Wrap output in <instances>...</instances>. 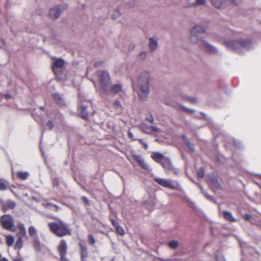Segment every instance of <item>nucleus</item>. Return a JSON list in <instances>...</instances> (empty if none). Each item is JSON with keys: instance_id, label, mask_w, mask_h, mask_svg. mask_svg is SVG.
Masks as SVG:
<instances>
[{"instance_id": "6ab92c4d", "label": "nucleus", "mask_w": 261, "mask_h": 261, "mask_svg": "<svg viewBox=\"0 0 261 261\" xmlns=\"http://www.w3.org/2000/svg\"><path fill=\"white\" fill-rule=\"evenodd\" d=\"M87 107L83 105H81V106L79 109V113L81 114V117L84 119H88V112H87Z\"/></svg>"}, {"instance_id": "bb28decb", "label": "nucleus", "mask_w": 261, "mask_h": 261, "mask_svg": "<svg viewBox=\"0 0 261 261\" xmlns=\"http://www.w3.org/2000/svg\"><path fill=\"white\" fill-rule=\"evenodd\" d=\"M168 245L172 249H176L179 246V242L176 240H172L168 243Z\"/></svg>"}, {"instance_id": "f8f14e48", "label": "nucleus", "mask_w": 261, "mask_h": 261, "mask_svg": "<svg viewBox=\"0 0 261 261\" xmlns=\"http://www.w3.org/2000/svg\"><path fill=\"white\" fill-rule=\"evenodd\" d=\"M161 165L164 168L166 172L168 173L172 171L175 174L178 173L177 170L173 167L170 159L167 157L165 159Z\"/></svg>"}, {"instance_id": "052dcab7", "label": "nucleus", "mask_w": 261, "mask_h": 261, "mask_svg": "<svg viewBox=\"0 0 261 261\" xmlns=\"http://www.w3.org/2000/svg\"><path fill=\"white\" fill-rule=\"evenodd\" d=\"M144 147V148L145 149H148V145L146 143L144 142L143 144H142Z\"/></svg>"}, {"instance_id": "9b49d317", "label": "nucleus", "mask_w": 261, "mask_h": 261, "mask_svg": "<svg viewBox=\"0 0 261 261\" xmlns=\"http://www.w3.org/2000/svg\"><path fill=\"white\" fill-rule=\"evenodd\" d=\"M133 159L135 160L139 166L144 170L146 171H150L151 169L148 165L145 162L143 158L141 155L133 154Z\"/></svg>"}, {"instance_id": "49530a36", "label": "nucleus", "mask_w": 261, "mask_h": 261, "mask_svg": "<svg viewBox=\"0 0 261 261\" xmlns=\"http://www.w3.org/2000/svg\"><path fill=\"white\" fill-rule=\"evenodd\" d=\"M128 136L129 138L130 139H132V140H133V141H134V140H136V139H135L134 138V135H133V133H132V132H131L130 130H129V131L128 132Z\"/></svg>"}, {"instance_id": "c756f323", "label": "nucleus", "mask_w": 261, "mask_h": 261, "mask_svg": "<svg viewBox=\"0 0 261 261\" xmlns=\"http://www.w3.org/2000/svg\"><path fill=\"white\" fill-rule=\"evenodd\" d=\"M14 242V237L11 235H9L6 237V243L7 245L10 247L13 245Z\"/></svg>"}, {"instance_id": "aec40b11", "label": "nucleus", "mask_w": 261, "mask_h": 261, "mask_svg": "<svg viewBox=\"0 0 261 261\" xmlns=\"http://www.w3.org/2000/svg\"><path fill=\"white\" fill-rule=\"evenodd\" d=\"M191 30L199 35L206 32V29L205 28L201 25H195L191 29Z\"/></svg>"}, {"instance_id": "1a4fd4ad", "label": "nucleus", "mask_w": 261, "mask_h": 261, "mask_svg": "<svg viewBox=\"0 0 261 261\" xmlns=\"http://www.w3.org/2000/svg\"><path fill=\"white\" fill-rule=\"evenodd\" d=\"M200 47L211 54H217L218 53V49L217 47L205 40H201Z\"/></svg>"}, {"instance_id": "c85d7f7f", "label": "nucleus", "mask_w": 261, "mask_h": 261, "mask_svg": "<svg viewBox=\"0 0 261 261\" xmlns=\"http://www.w3.org/2000/svg\"><path fill=\"white\" fill-rule=\"evenodd\" d=\"M199 187L202 192V193L205 195L206 198L208 199H209L211 201H215V198L211 195H208L206 191H204L203 188L200 185H199Z\"/></svg>"}, {"instance_id": "37998d69", "label": "nucleus", "mask_w": 261, "mask_h": 261, "mask_svg": "<svg viewBox=\"0 0 261 261\" xmlns=\"http://www.w3.org/2000/svg\"><path fill=\"white\" fill-rule=\"evenodd\" d=\"M150 129H151V133L152 132H157V133L161 132V129L160 128L155 127L154 126H150Z\"/></svg>"}, {"instance_id": "20e7f679", "label": "nucleus", "mask_w": 261, "mask_h": 261, "mask_svg": "<svg viewBox=\"0 0 261 261\" xmlns=\"http://www.w3.org/2000/svg\"><path fill=\"white\" fill-rule=\"evenodd\" d=\"M100 84V88L103 94H107L109 91V85L111 83L110 77L107 71L99 70L97 71Z\"/></svg>"}, {"instance_id": "774afa93", "label": "nucleus", "mask_w": 261, "mask_h": 261, "mask_svg": "<svg viewBox=\"0 0 261 261\" xmlns=\"http://www.w3.org/2000/svg\"><path fill=\"white\" fill-rule=\"evenodd\" d=\"M40 108L41 110H44V109H43V108L42 107H41Z\"/></svg>"}, {"instance_id": "4be33fe9", "label": "nucleus", "mask_w": 261, "mask_h": 261, "mask_svg": "<svg viewBox=\"0 0 261 261\" xmlns=\"http://www.w3.org/2000/svg\"><path fill=\"white\" fill-rule=\"evenodd\" d=\"M52 96L58 105L61 106H64V100L60 95L58 93H54L52 94Z\"/></svg>"}, {"instance_id": "ddd939ff", "label": "nucleus", "mask_w": 261, "mask_h": 261, "mask_svg": "<svg viewBox=\"0 0 261 261\" xmlns=\"http://www.w3.org/2000/svg\"><path fill=\"white\" fill-rule=\"evenodd\" d=\"M67 245L66 241L62 240L60 241L58 247V252L60 256V259L66 258L67 254Z\"/></svg>"}, {"instance_id": "a878e982", "label": "nucleus", "mask_w": 261, "mask_h": 261, "mask_svg": "<svg viewBox=\"0 0 261 261\" xmlns=\"http://www.w3.org/2000/svg\"><path fill=\"white\" fill-rule=\"evenodd\" d=\"M17 177L21 180H25L29 176V173L27 171H20L17 173Z\"/></svg>"}, {"instance_id": "5701e85b", "label": "nucleus", "mask_w": 261, "mask_h": 261, "mask_svg": "<svg viewBox=\"0 0 261 261\" xmlns=\"http://www.w3.org/2000/svg\"><path fill=\"white\" fill-rule=\"evenodd\" d=\"M33 242H34L33 246H34V247L36 251H37V252L40 251L41 249V244L39 241V238L38 236H36V237H35L34 239Z\"/></svg>"}, {"instance_id": "bf43d9fd", "label": "nucleus", "mask_w": 261, "mask_h": 261, "mask_svg": "<svg viewBox=\"0 0 261 261\" xmlns=\"http://www.w3.org/2000/svg\"><path fill=\"white\" fill-rule=\"evenodd\" d=\"M233 144L236 147H239V142H238V144L237 143V141L235 140H233Z\"/></svg>"}, {"instance_id": "9d476101", "label": "nucleus", "mask_w": 261, "mask_h": 261, "mask_svg": "<svg viewBox=\"0 0 261 261\" xmlns=\"http://www.w3.org/2000/svg\"><path fill=\"white\" fill-rule=\"evenodd\" d=\"M0 204L2 205V210L4 212L9 209H14L16 206V203L11 200L7 199L5 201L2 198H0Z\"/></svg>"}, {"instance_id": "2f4dec72", "label": "nucleus", "mask_w": 261, "mask_h": 261, "mask_svg": "<svg viewBox=\"0 0 261 261\" xmlns=\"http://www.w3.org/2000/svg\"><path fill=\"white\" fill-rule=\"evenodd\" d=\"M23 246V240L21 238H18L15 244L16 249H20Z\"/></svg>"}, {"instance_id": "473e14b6", "label": "nucleus", "mask_w": 261, "mask_h": 261, "mask_svg": "<svg viewBox=\"0 0 261 261\" xmlns=\"http://www.w3.org/2000/svg\"><path fill=\"white\" fill-rule=\"evenodd\" d=\"M42 205L45 207H50V210H53V208H55L56 211H58L60 208L58 205H57L56 204H51V203H48V202H44L42 203Z\"/></svg>"}, {"instance_id": "7ed1b4c3", "label": "nucleus", "mask_w": 261, "mask_h": 261, "mask_svg": "<svg viewBox=\"0 0 261 261\" xmlns=\"http://www.w3.org/2000/svg\"><path fill=\"white\" fill-rule=\"evenodd\" d=\"M50 231L59 237L70 234L68 225L62 221L59 222H51L48 224Z\"/></svg>"}, {"instance_id": "0eeeda50", "label": "nucleus", "mask_w": 261, "mask_h": 261, "mask_svg": "<svg viewBox=\"0 0 261 261\" xmlns=\"http://www.w3.org/2000/svg\"><path fill=\"white\" fill-rule=\"evenodd\" d=\"M65 65V61L61 58H54L53 60L52 69L55 75L60 74V72L63 69Z\"/></svg>"}, {"instance_id": "f704fd0d", "label": "nucleus", "mask_w": 261, "mask_h": 261, "mask_svg": "<svg viewBox=\"0 0 261 261\" xmlns=\"http://www.w3.org/2000/svg\"><path fill=\"white\" fill-rule=\"evenodd\" d=\"M116 228V232L120 235L123 236L124 234V231L123 228L120 225H117Z\"/></svg>"}, {"instance_id": "f3484780", "label": "nucleus", "mask_w": 261, "mask_h": 261, "mask_svg": "<svg viewBox=\"0 0 261 261\" xmlns=\"http://www.w3.org/2000/svg\"><path fill=\"white\" fill-rule=\"evenodd\" d=\"M122 90V85L119 84H115L113 86L111 87L109 86V91L106 95L109 94L110 92L114 94H117Z\"/></svg>"}, {"instance_id": "864d4df0", "label": "nucleus", "mask_w": 261, "mask_h": 261, "mask_svg": "<svg viewBox=\"0 0 261 261\" xmlns=\"http://www.w3.org/2000/svg\"><path fill=\"white\" fill-rule=\"evenodd\" d=\"M82 199L86 204L88 205L89 204V200L86 197L83 196Z\"/></svg>"}, {"instance_id": "0e129e2a", "label": "nucleus", "mask_w": 261, "mask_h": 261, "mask_svg": "<svg viewBox=\"0 0 261 261\" xmlns=\"http://www.w3.org/2000/svg\"><path fill=\"white\" fill-rule=\"evenodd\" d=\"M14 261H22L20 258H16L14 260Z\"/></svg>"}, {"instance_id": "ea45409f", "label": "nucleus", "mask_w": 261, "mask_h": 261, "mask_svg": "<svg viewBox=\"0 0 261 261\" xmlns=\"http://www.w3.org/2000/svg\"><path fill=\"white\" fill-rule=\"evenodd\" d=\"M88 238H89V241L90 244H91L92 245L94 244L95 241V239H94V237L92 234H89L88 235Z\"/></svg>"}, {"instance_id": "cd10ccee", "label": "nucleus", "mask_w": 261, "mask_h": 261, "mask_svg": "<svg viewBox=\"0 0 261 261\" xmlns=\"http://www.w3.org/2000/svg\"><path fill=\"white\" fill-rule=\"evenodd\" d=\"M141 128L144 133L148 134H151L150 126H148L145 123H143L141 125Z\"/></svg>"}, {"instance_id": "4d7b16f0", "label": "nucleus", "mask_w": 261, "mask_h": 261, "mask_svg": "<svg viewBox=\"0 0 261 261\" xmlns=\"http://www.w3.org/2000/svg\"><path fill=\"white\" fill-rule=\"evenodd\" d=\"M251 217L250 215H248V214H246L244 216V218L246 220H250V219H251Z\"/></svg>"}, {"instance_id": "79ce46f5", "label": "nucleus", "mask_w": 261, "mask_h": 261, "mask_svg": "<svg viewBox=\"0 0 261 261\" xmlns=\"http://www.w3.org/2000/svg\"><path fill=\"white\" fill-rule=\"evenodd\" d=\"M146 57H147V54L146 52H144V51L141 52L139 55V58L142 60H145L146 59Z\"/></svg>"}, {"instance_id": "a211bd4d", "label": "nucleus", "mask_w": 261, "mask_h": 261, "mask_svg": "<svg viewBox=\"0 0 261 261\" xmlns=\"http://www.w3.org/2000/svg\"><path fill=\"white\" fill-rule=\"evenodd\" d=\"M158 46V41L155 38H150L149 47L151 51H154Z\"/></svg>"}, {"instance_id": "de8ad7c7", "label": "nucleus", "mask_w": 261, "mask_h": 261, "mask_svg": "<svg viewBox=\"0 0 261 261\" xmlns=\"http://www.w3.org/2000/svg\"><path fill=\"white\" fill-rule=\"evenodd\" d=\"M54 125V124L53 122L51 120L48 121L47 123V126L49 127L50 128H51Z\"/></svg>"}, {"instance_id": "680f3d73", "label": "nucleus", "mask_w": 261, "mask_h": 261, "mask_svg": "<svg viewBox=\"0 0 261 261\" xmlns=\"http://www.w3.org/2000/svg\"><path fill=\"white\" fill-rule=\"evenodd\" d=\"M137 140L142 144H143L144 143V142L143 141V140L142 139H137Z\"/></svg>"}, {"instance_id": "423d86ee", "label": "nucleus", "mask_w": 261, "mask_h": 261, "mask_svg": "<svg viewBox=\"0 0 261 261\" xmlns=\"http://www.w3.org/2000/svg\"><path fill=\"white\" fill-rule=\"evenodd\" d=\"M67 8V5L61 4L51 8L48 12L49 17L52 19L58 18L63 11Z\"/></svg>"}, {"instance_id": "dca6fc26", "label": "nucleus", "mask_w": 261, "mask_h": 261, "mask_svg": "<svg viewBox=\"0 0 261 261\" xmlns=\"http://www.w3.org/2000/svg\"><path fill=\"white\" fill-rule=\"evenodd\" d=\"M151 156L155 162L160 163L161 165L167 158L163 154L158 152H153Z\"/></svg>"}, {"instance_id": "4c0bfd02", "label": "nucleus", "mask_w": 261, "mask_h": 261, "mask_svg": "<svg viewBox=\"0 0 261 261\" xmlns=\"http://www.w3.org/2000/svg\"><path fill=\"white\" fill-rule=\"evenodd\" d=\"M145 119L146 121L152 123L154 122V119L152 116L151 114H148L146 116Z\"/></svg>"}, {"instance_id": "69168bd1", "label": "nucleus", "mask_w": 261, "mask_h": 261, "mask_svg": "<svg viewBox=\"0 0 261 261\" xmlns=\"http://www.w3.org/2000/svg\"><path fill=\"white\" fill-rule=\"evenodd\" d=\"M190 100L192 101L193 102H195L196 101V99L194 98L191 99Z\"/></svg>"}, {"instance_id": "09e8293b", "label": "nucleus", "mask_w": 261, "mask_h": 261, "mask_svg": "<svg viewBox=\"0 0 261 261\" xmlns=\"http://www.w3.org/2000/svg\"><path fill=\"white\" fill-rule=\"evenodd\" d=\"M182 138L185 144L187 143L188 142L190 141L189 139L186 137L185 135H182Z\"/></svg>"}, {"instance_id": "f03ea898", "label": "nucleus", "mask_w": 261, "mask_h": 261, "mask_svg": "<svg viewBox=\"0 0 261 261\" xmlns=\"http://www.w3.org/2000/svg\"><path fill=\"white\" fill-rule=\"evenodd\" d=\"M150 73L143 71L140 73L138 80V87L140 90V97L142 100L146 99L149 92Z\"/></svg>"}, {"instance_id": "c9c22d12", "label": "nucleus", "mask_w": 261, "mask_h": 261, "mask_svg": "<svg viewBox=\"0 0 261 261\" xmlns=\"http://www.w3.org/2000/svg\"><path fill=\"white\" fill-rule=\"evenodd\" d=\"M121 13L119 11V8H117V10L114 12V13L112 15V18L113 19H117L118 17H119L121 15Z\"/></svg>"}, {"instance_id": "72a5a7b5", "label": "nucleus", "mask_w": 261, "mask_h": 261, "mask_svg": "<svg viewBox=\"0 0 261 261\" xmlns=\"http://www.w3.org/2000/svg\"><path fill=\"white\" fill-rule=\"evenodd\" d=\"M197 177L198 178H202L204 176V170L203 168L198 169L197 171Z\"/></svg>"}, {"instance_id": "e433bc0d", "label": "nucleus", "mask_w": 261, "mask_h": 261, "mask_svg": "<svg viewBox=\"0 0 261 261\" xmlns=\"http://www.w3.org/2000/svg\"><path fill=\"white\" fill-rule=\"evenodd\" d=\"M187 146L188 147L189 150L191 152H194L195 151L194 146L193 144H192L190 141L188 142L186 144Z\"/></svg>"}, {"instance_id": "8fccbe9b", "label": "nucleus", "mask_w": 261, "mask_h": 261, "mask_svg": "<svg viewBox=\"0 0 261 261\" xmlns=\"http://www.w3.org/2000/svg\"><path fill=\"white\" fill-rule=\"evenodd\" d=\"M59 185V181L58 179L55 178L53 180V186L54 187H57Z\"/></svg>"}, {"instance_id": "13d9d810", "label": "nucleus", "mask_w": 261, "mask_h": 261, "mask_svg": "<svg viewBox=\"0 0 261 261\" xmlns=\"http://www.w3.org/2000/svg\"><path fill=\"white\" fill-rule=\"evenodd\" d=\"M102 64V62L100 61V62H96L94 63V66L95 67H98L99 66H100L101 64Z\"/></svg>"}, {"instance_id": "3c124183", "label": "nucleus", "mask_w": 261, "mask_h": 261, "mask_svg": "<svg viewBox=\"0 0 261 261\" xmlns=\"http://www.w3.org/2000/svg\"><path fill=\"white\" fill-rule=\"evenodd\" d=\"M111 223H112V224L113 225V226H114V227H117V225H118V222H117V221H116L115 220H114L113 219H111Z\"/></svg>"}, {"instance_id": "603ef678", "label": "nucleus", "mask_w": 261, "mask_h": 261, "mask_svg": "<svg viewBox=\"0 0 261 261\" xmlns=\"http://www.w3.org/2000/svg\"><path fill=\"white\" fill-rule=\"evenodd\" d=\"M19 228H20V231H23L24 232H27L26 229L23 224H20L19 225Z\"/></svg>"}, {"instance_id": "338daca9", "label": "nucleus", "mask_w": 261, "mask_h": 261, "mask_svg": "<svg viewBox=\"0 0 261 261\" xmlns=\"http://www.w3.org/2000/svg\"><path fill=\"white\" fill-rule=\"evenodd\" d=\"M2 261H9L8 259L6 258H3L2 260Z\"/></svg>"}, {"instance_id": "c03bdc74", "label": "nucleus", "mask_w": 261, "mask_h": 261, "mask_svg": "<svg viewBox=\"0 0 261 261\" xmlns=\"http://www.w3.org/2000/svg\"><path fill=\"white\" fill-rule=\"evenodd\" d=\"M205 3V0H196L195 4L196 6H200L204 5Z\"/></svg>"}, {"instance_id": "6e6d98bb", "label": "nucleus", "mask_w": 261, "mask_h": 261, "mask_svg": "<svg viewBox=\"0 0 261 261\" xmlns=\"http://www.w3.org/2000/svg\"><path fill=\"white\" fill-rule=\"evenodd\" d=\"M114 105H115V106L116 107V108H120L121 107V105H120V102L119 100H116L115 101V103H114Z\"/></svg>"}, {"instance_id": "2eb2a0df", "label": "nucleus", "mask_w": 261, "mask_h": 261, "mask_svg": "<svg viewBox=\"0 0 261 261\" xmlns=\"http://www.w3.org/2000/svg\"><path fill=\"white\" fill-rule=\"evenodd\" d=\"M209 179L210 180V186L214 191L221 189L217 178L214 175H210Z\"/></svg>"}, {"instance_id": "58836bf2", "label": "nucleus", "mask_w": 261, "mask_h": 261, "mask_svg": "<svg viewBox=\"0 0 261 261\" xmlns=\"http://www.w3.org/2000/svg\"><path fill=\"white\" fill-rule=\"evenodd\" d=\"M8 188V186L4 182H0V191H5Z\"/></svg>"}, {"instance_id": "a18cd8bd", "label": "nucleus", "mask_w": 261, "mask_h": 261, "mask_svg": "<svg viewBox=\"0 0 261 261\" xmlns=\"http://www.w3.org/2000/svg\"><path fill=\"white\" fill-rule=\"evenodd\" d=\"M182 109L187 112H189V113H193L194 112V110H192V109H188L186 107H182Z\"/></svg>"}, {"instance_id": "39448f33", "label": "nucleus", "mask_w": 261, "mask_h": 261, "mask_svg": "<svg viewBox=\"0 0 261 261\" xmlns=\"http://www.w3.org/2000/svg\"><path fill=\"white\" fill-rule=\"evenodd\" d=\"M0 223L6 230H12L14 226L13 217L10 215H4L0 218Z\"/></svg>"}, {"instance_id": "412c9836", "label": "nucleus", "mask_w": 261, "mask_h": 261, "mask_svg": "<svg viewBox=\"0 0 261 261\" xmlns=\"http://www.w3.org/2000/svg\"><path fill=\"white\" fill-rule=\"evenodd\" d=\"M81 247V256L82 261H86L85 259L87 258L88 255L87 248L86 246L82 244H80Z\"/></svg>"}, {"instance_id": "7c9ffc66", "label": "nucleus", "mask_w": 261, "mask_h": 261, "mask_svg": "<svg viewBox=\"0 0 261 261\" xmlns=\"http://www.w3.org/2000/svg\"><path fill=\"white\" fill-rule=\"evenodd\" d=\"M29 233L31 237L35 238L37 235V230L34 226H31L29 229Z\"/></svg>"}, {"instance_id": "b1692460", "label": "nucleus", "mask_w": 261, "mask_h": 261, "mask_svg": "<svg viewBox=\"0 0 261 261\" xmlns=\"http://www.w3.org/2000/svg\"><path fill=\"white\" fill-rule=\"evenodd\" d=\"M225 2V1L224 0H212L213 5L219 9L222 8L224 7Z\"/></svg>"}, {"instance_id": "4468645a", "label": "nucleus", "mask_w": 261, "mask_h": 261, "mask_svg": "<svg viewBox=\"0 0 261 261\" xmlns=\"http://www.w3.org/2000/svg\"><path fill=\"white\" fill-rule=\"evenodd\" d=\"M202 40L204 39L200 37L199 34H197L196 32L191 30L190 36L189 37V40L191 43L193 44H198L200 47L201 42Z\"/></svg>"}, {"instance_id": "393cba45", "label": "nucleus", "mask_w": 261, "mask_h": 261, "mask_svg": "<svg viewBox=\"0 0 261 261\" xmlns=\"http://www.w3.org/2000/svg\"><path fill=\"white\" fill-rule=\"evenodd\" d=\"M223 216L225 219L230 222H235L236 220L233 217L232 214L228 211H224Z\"/></svg>"}, {"instance_id": "6e6552de", "label": "nucleus", "mask_w": 261, "mask_h": 261, "mask_svg": "<svg viewBox=\"0 0 261 261\" xmlns=\"http://www.w3.org/2000/svg\"><path fill=\"white\" fill-rule=\"evenodd\" d=\"M153 180L159 185L164 188L171 190L176 189L175 186L173 185V181L171 179L154 177Z\"/></svg>"}, {"instance_id": "e2e57ef3", "label": "nucleus", "mask_w": 261, "mask_h": 261, "mask_svg": "<svg viewBox=\"0 0 261 261\" xmlns=\"http://www.w3.org/2000/svg\"><path fill=\"white\" fill-rule=\"evenodd\" d=\"M61 261H69V260L66 257L64 258L60 259Z\"/></svg>"}, {"instance_id": "5fc2aeb1", "label": "nucleus", "mask_w": 261, "mask_h": 261, "mask_svg": "<svg viewBox=\"0 0 261 261\" xmlns=\"http://www.w3.org/2000/svg\"><path fill=\"white\" fill-rule=\"evenodd\" d=\"M3 96L6 99H9L12 98V96L10 94H3Z\"/></svg>"}, {"instance_id": "f257e3e1", "label": "nucleus", "mask_w": 261, "mask_h": 261, "mask_svg": "<svg viewBox=\"0 0 261 261\" xmlns=\"http://www.w3.org/2000/svg\"><path fill=\"white\" fill-rule=\"evenodd\" d=\"M223 44L228 49L239 53H242L244 49L250 50L252 47L251 42L247 39H229L224 41Z\"/></svg>"}, {"instance_id": "a19ab883", "label": "nucleus", "mask_w": 261, "mask_h": 261, "mask_svg": "<svg viewBox=\"0 0 261 261\" xmlns=\"http://www.w3.org/2000/svg\"><path fill=\"white\" fill-rule=\"evenodd\" d=\"M26 234L27 232H24L23 231H19V232H17V236L18 238H21V239H22V238L26 236Z\"/></svg>"}]
</instances>
